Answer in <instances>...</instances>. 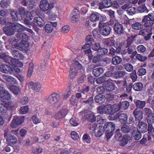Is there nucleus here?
Segmentation results:
<instances>
[{
    "label": "nucleus",
    "instance_id": "obj_1",
    "mask_svg": "<svg viewBox=\"0 0 154 154\" xmlns=\"http://www.w3.org/2000/svg\"><path fill=\"white\" fill-rule=\"evenodd\" d=\"M40 8L43 11H47L46 14L49 15H52V9L54 7V4L50 3L47 0H42L40 3Z\"/></svg>",
    "mask_w": 154,
    "mask_h": 154
},
{
    "label": "nucleus",
    "instance_id": "obj_2",
    "mask_svg": "<svg viewBox=\"0 0 154 154\" xmlns=\"http://www.w3.org/2000/svg\"><path fill=\"white\" fill-rule=\"evenodd\" d=\"M0 100L5 104L10 105V93L2 85H0Z\"/></svg>",
    "mask_w": 154,
    "mask_h": 154
},
{
    "label": "nucleus",
    "instance_id": "obj_3",
    "mask_svg": "<svg viewBox=\"0 0 154 154\" xmlns=\"http://www.w3.org/2000/svg\"><path fill=\"white\" fill-rule=\"evenodd\" d=\"M105 131L106 137L107 139L110 138L113 135L116 128L115 124L112 122L106 123L103 126Z\"/></svg>",
    "mask_w": 154,
    "mask_h": 154
},
{
    "label": "nucleus",
    "instance_id": "obj_4",
    "mask_svg": "<svg viewBox=\"0 0 154 154\" xmlns=\"http://www.w3.org/2000/svg\"><path fill=\"white\" fill-rule=\"evenodd\" d=\"M142 23L145 27H152L154 23V12L143 16Z\"/></svg>",
    "mask_w": 154,
    "mask_h": 154
},
{
    "label": "nucleus",
    "instance_id": "obj_5",
    "mask_svg": "<svg viewBox=\"0 0 154 154\" xmlns=\"http://www.w3.org/2000/svg\"><path fill=\"white\" fill-rule=\"evenodd\" d=\"M100 33L104 36H108L110 33L112 28L109 24L102 21H100L99 24Z\"/></svg>",
    "mask_w": 154,
    "mask_h": 154
},
{
    "label": "nucleus",
    "instance_id": "obj_6",
    "mask_svg": "<svg viewBox=\"0 0 154 154\" xmlns=\"http://www.w3.org/2000/svg\"><path fill=\"white\" fill-rule=\"evenodd\" d=\"M25 27L17 23L10 22V35L14 34L15 32H20L24 30Z\"/></svg>",
    "mask_w": 154,
    "mask_h": 154
},
{
    "label": "nucleus",
    "instance_id": "obj_7",
    "mask_svg": "<svg viewBox=\"0 0 154 154\" xmlns=\"http://www.w3.org/2000/svg\"><path fill=\"white\" fill-rule=\"evenodd\" d=\"M0 24L7 26L3 28L4 33L8 36H10V19L9 17H0Z\"/></svg>",
    "mask_w": 154,
    "mask_h": 154
},
{
    "label": "nucleus",
    "instance_id": "obj_8",
    "mask_svg": "<svg viewBox=\"0 0 154 154\" xmlns=\"http://www.w3.org/2000/svg\"><path fill=\"white\" fill-rule=\"evenodd\" d=\"M24 116H14L10 125L12 128H16L23 124L24 122Z\"/></svg>",
    "mask_w": 154,
    "mask_h": 154
},
{
    "label": "nucleus",
    "instance_id": "obj_9",
    "mask_svg": "<svg viewBox=\"0 0 154 154\" xmlns=\"http://www.w3.org/2000/svg\"><path fill=\"white\" fill-rule=\"evenodd\" d=\"M47 101L50 103L56 104L60 100V96L57 93H53L47 98Z\"/></svg>",
    "mask_w": 154,
    "mask_h": 154
},
{
    "label": "nucleus",
    "instance_id": "obj_10",
    "mask_svg": "<svg viewBox=\"0 0 154 154\" xmlns=\"http://www.w3.org/2000/svg\"><path fill=\"white\" fill-rule=\"evenodd\" d=\"M150 29H142L139 32V35L144 37L145 41H147L150 39L152 34V31L153 29L152 27H149Z\"/></svg>",
    "mask_w": 154,
    "mask_h": 154
},
{
    "label": "nucleus",
    "instance_id": "obj_11",
    "mask_svg": "<svg viewBox=\"0 0 154 154\" xmlns=\"http://www.w3.org/2000/svg\"><path fill=\"white\" fill-rule=\"evenodd\" d=\"M44 14L42 16L34 18L33 22L35 26L40 27H42L45 24V21L46 19Z\"/></svg>",
    "mask_w": 154,
    "mask_h": 154
},
{
    "label": "nucleus",
    "instance_id": "obj_12",
    "mask_svg": "<svg viewBox=\"0 0 154 154\" xmlns=\"http://www.w3.org/2000/svg\"><path fill=\"white\" fill-rule=\"evenodd\" d=\"M113 28L116 35H122L124 34V29L122 24L119 23H115L113 26Z\"/></svg>",
    "mask_w": 154,
    "mask_h": 154
},
{
    "label": "nucleus",
    "instance_id": "obj_13",
    "mask_svg": "<svg viewBox=\"0 0 154 154\" xmlns=\"http://www.w3.org/2000/svg\"><path fill=\"white\" fill-rule=\"evenodd\" d=\"M145 1L146 0H139L138 2L139 6L138 7L137 9L140 13H147L149 11L144 3Z\"/></svg>",
    "mask_w": 154,
    "mask_h": 154
},
{
    "label": "nucleus",
    "instance_id": "obj_14",
    "mask_svg": "<svg viewBox=\"0 0 154 154\" xmlns=\"http://www.w3.org/2000/svg\"><path fill=\"white\" fill-rule=\"evenodd\" d=\"M70 17L72 23H74L78 21L80 17V13L78 10L74 9L70 14Z\"/></svg>",
    "mask_w": 154,
    "mask_h": 154
},
{
    "label": "nucleus",
    "instance_id": "obj_15",
    "mask_svg": "<svg viewBox=\"0 0 154 154\" xmlns=\"http://www.w3.org/2000/svg\"><path fill=\"white\" fill-rule=\"evenodd\" d=\"M17 39L14 38L13 40V42H17L21 40V42H23L24 41H27L29 39L28 36L26 34L18 32L17 35Z\"/></svg>",
    "mask_w": 154,
    "mask_h": 154
},
{
    "label": "nucleus",
    "instance_id": "obj_16",
    "mask_svg": "<svg viewBox=\"0 0 154 154\" xmlns=\"http://www.w3.org/2000/svg\"><path fill=\"white\" fill-rule=\"evenodd\" d=\"M133 115L135 118V120L140 121L143 118V113L142 111L135 109L133 111Z\"/></svg>",
    "mask_w": 154,
    "mask_h": 154
},
{
    "label": "nucleus",
    "instance_id": "obj_17",
    "mask_svg": "<svg viewBox=\"0 0 154 154\" xmlns=\"http://www.w3.org/2000/svg\"><path fill=\"white\" fill-rule=\"evenodd\" d=\"M28 85L29 88L32 89L35 92H39L40 91L41 86L39 83L32 81L29 83Z\"/></svg>",
    "mask_w": 154,
    "mask_h": 154
},
{
    "label": "nucleus",
    "instance_id": "obj_18",
    "mask_svg": "<svg viewBox=\"0 0 154 154\" xmlns=\"http://www.w3.org/2000/svg\"><path fill=\"white\" fill-rule=\"evenodd\" d=\"M137 130L141 132L144 133L148 131L147 124L143 122H138V124L137 125Z\"/></svg>",
    "mask_w": 154,
    "mask_h": 154
},
{
    "label": "nucleus",
    "instance_id": "obj_19",
    "mask_svg": "<svg viewBox=\"0 0 154 154\" xmlns=\"http://www.w3.org/2000/svg\"><path fill=\"white\" fill-rule=\"evenodd\" d=\"M145 87L149 95L154 94V82L152 83L149 82H147L145 85Z\"/></svg>",
    "mask_w": 154,
    "mask_h": 154
},
{
    "label": "nucleus",
    "instance_id": "obj_20",
    "mask_svg": "<svg viewBox=\"0 0 154 154\" xmlns=\"http://www.w3.org/2000/svg\"><path fill=\"white\" fill-rule=\"evenodd\" d=\"M111 0H103L102 2L99 3L98 8L101 10L105 8H108L111 7Z\"/></svg>",
    "mask_w": 154,
    "mask_h": 154
},
{
    "label": "nucleus",
    "instance_id": "obj_21",
    "mask_svg": "<svg viewBox=\"0 0 154 154\" xmlns=\"http://www.w3.org/2000/svg\"><path fill=\"white\" fill-rule=\"evenodd\" d=\"M68 113L66 109H62L57 112L55 116V118L57 119H59L64 118Z\"/></svg>",
    "mask_w": 154,
    "mask_h": 154
},
{
    "label": "nucleus",
    "instance_id": "obj_22",
    "mask_svg": "<svg viewBox=\"0 0 154 154\" xmlns=\"http://www.w3.org/2000/svg\"><path fill=\"white\" fill-rule=\"evenodd\" d=\"M118 117V119H119L120 123L122 124L126 123L128 119V116L126 114L122 113H119Z\"/></svg>",
    "mask_w": 154,
    "mask_h": 154
},
{
    "label": "nucleus",
    "instance_id": "obj_23",
    "mask_svg": "<svg viewBox=\"0 0 154 154\" xmlns=\"http://www.w3.org/2000/svg\"><path fill=\"white\" fill-rule=\"evenodd\" d=\"M83 99V98H82L81 100L82 101V103L84 105H87L89 106L92 107L94 106V98L93 96H91L89 97L87 100H84L82 101Z\"/></svg>",
    "mask_w": 154,
    "mask_h": 154
},
{
    "label": "nucleus",
    "instance_id": "obj_24",
    "mask_svg": "<svg viewBox=\"0 0 154 154\" xmlns=\"http://www.w3.org/2000/svg\"><path fill=\"white\" fill-rule=\"evenodd\" d=\"M105 89L107 91H112L115 89V84L112 82L107 81L106 82L105 85Z\"/></svg>",
    "mask_w": 154,
    "mask_h": 154
},
{
    "label": "nucleus",
    "instance_id": "obj_25",
    "mask_svg": "<svg viewBox=\"0 0 154 154\" xmlns=\"http://www.w3.org/2000/svg\"><path fill=\"white\" fill-rule=\"evenodd\" d=\"M12 54L15 58L17 60H22L24 58V56L22 53L17 50L13 51Z\"/></svg>",
    "mask_w": 154,
    "mask_h": 154
},
{
    "label": "nucleus",
    "instance_id": "obj_26",
    "mask_svg": "<svg viewBox=\"0 0 154 154\" xmlns=\"http://www.w3.org/2000/svg\"><path fill=\"white\" fill-rule=\"evenodd\" d=\"M94 100L96 103L100 104H102L105 101V96L103 95H97L95 96Z\"/></svg>",
    "mask_w": 154,
    "mask_h": 154
},
{
    "label": "nucleus",
    "instance_id": "obj_27",
    "mask_svg": "<svg viewBox=\"0 0 154 154\" xmlns=\"http://www.w3.org/2000/svg\"><path fill=\"white\" fill-rule=\"evenodd\" d=\"M105 131L103 126L100 125L99 128L94 131L95 136L97 137H100L103 135Z\"/></svg>",
    "mask_w": 154,
    "mask_h": 154
},
{
    "label": "nucleus",
    "instance_id": "obj_28",
    "mask_svg": "<svg viewBox=\"0 0 154 154\" xmlns=\"http://www.w3.org/2000/svg\"><path fill=\"white\" fill-rule=\"evenodd\" d=\"M134 103L136 107V109H137L138 110L143 109L146 104V102L145 101L140 100H137L136 101H134Z\"/></svg>",
    "mask_w": 154,
    "mask_h": 154
},
{
    "label": "nucleus",
    "instance_id": "obj_29",
    "mask_svg": "<svg viewBox=\"0 0 154 154\" xmlns=\"http://www.w3.org/2000/svg\"><path fill=\"white\" fill-rule=\"evenodd\" d=\"M12 58L10 60V63H10V65H11L12 67H22L23 66V63L19 62L18 60H16L13 58H12L11 57H10V58Z\"/></svg>",
    "mask_w": 154,
    "mask_h": 154
},
{
    "label": "nucleus",
    "instance_id": "obj_30",
    "mask_svg": "<svg viewBox=\"0 0 154 154\" xmlns=\"http://www.w3.org/2000/svg\"><path fill=\"white\" fill-rule=\"evenodd\" d=\"M14 46L15 47H20L22 50L26 51L29 46V44L27 41H24L23 42H20V44H16V45H14Z\"/></svg>",
    "mask_w": 154,
    "mask_h": 154
},
{
    "label": "nucleus",
    "instance_id": "obj_31",
    "mask_svg": "<svg viewBox=\"0 0 154 154\" xmlns=\"http://www.w3.org/2000/svg\"><path fill=\"white\" fill-rule=\"evenodd\" d=\"M131 139V137L128 135H124L120 141V145L122 146H125Z\"/></svg>",
    "mask_w": 154,
    "mask_h": 154
},
{
    "label": "nucleus",
    "instance_id": "obj_32",
    "mask_svg": "<svg viewBox=\"0 0 154 154\" xmlns=\"http://www.w3.org/2000/svg\"><path fill=\"white\" fill-rule=\"evenodd\" d=\"M116 82L121 91H123L125 90V86L127 83V81L125 80L117 81H116Z\"/></svg>",
    "mask_w": 154,
    "mask_h": 154
},
{
    "label": "nucleus",
    "instance_id": "obj_33",
    "mask_svg": "<svg viewBox=\"0 0 154 154\" xmlns=\"http://www.w3.org/2000/svg\"><path fill=\"white\" fill-rule=\"evenodd\" d=\"M111 62L110 59L107 57H106L101 59L99 64L100 66H106L110 63Z\"/></svg>",
    "mask_w": 154,
    "mask_h": 154
},
{
    "label": "nucleus",
    "instance_id": "obj_34",
    "mask_svg": "<svg viewBox=\"0 0 154 154\" xmlns=\"http://www.w3.org/2000/svg\"><path fill=\"white\" fill-rule=\"evenodd\" d=\"M142 137L141 132L137 130H134L132 133V137L135 140H138Z\"/></svg>",
    "mask_w": 154,
    "mask_h": 154
},
{
    "label": "nucleus",
    "instance_id": "obj_35",
    "mask_svg": "<svg viewBox=\"0 0 154 154\" xmlns=\"http://www.w3.org/2000/svg\"><path fill=\"white\" fill-rule=\"evenodd\" d=\"M130 105V103L127 101H124L120 102L119 104V109L126 110L128 109Z\"/></svg>",
    "mask_w": 154,
    "mask_h": 154
},
{
    "label": "nucleus",
    "instance_id": "obj_36",
    "mask_svg": "<svg viewBox=\"0 0 154 154\" xmlns=\"http://www.w3.org/2000/svg\"><path fill=\"white\" fill-rule=\"evenodd\" d=\"M143 85L140 82H137L135 83L133 85V89L137 91H141L143 88Z\"/></svg>",
    "mask_w": 154,
    "mask_h": 154
},
{
    "label": "nucleus",
    "instance_id": "obj_37",
    "mask_svg": "<svg viewBox=\"0 0 154 154\" xmlns=\"http://www.w3.org/2000/svg\"><path fill=\"white\" fill-rule=\"evenodd\" d=\"M85 119L91 122H94L96 121L95 114L93 113H87L85 115Z\"/></svg>",
    "mask_w": 154,
    "mask_h": 154
},
{
    "label": "nucleus",
    "instance_id": "obj_38",
    "mask_svg": "<svg viewBox=\"0 0 154 154\" xmlns=\"http://www.w3.org/2000/svg\"><path fill=\"white\" fill-rule=\"evenodd\" d=\"M104 72V70L103 68L101 67H98L94 69L92 71L93 75L96 77H98Z\"/></svg>",
    "mask_w": 154,
    "mask_h": 154
},
{
    "label": "nucleus",
    "instance_id": "obj_39",
    "mask_svg": "<svg viewBox=\"0 0 154 154\" xmlns=\"http://www.w3.org/2000/svg\"><path fill=\"white\" fill-rule=\"evenodd\" d=\"M100 14L98 13L95 12L92 14L90 16V20L92 22H96L99 20Z\"/></svg>",
    "mask_w": 154,
    "mask_h": 154
},
{
    "label": "nucleus",
    "instance_id": "obj_40",
    "mask_svg": "<svg viewBox=\"0 0 154 154\" xmlns=\"http://www.w3.org/2000/svg\"><path fill=\"white\" fill-rule=\"evenodd\" d=\"M134 23L132 26V28L134 29L140 30L143 28V26H144V23L136 21Z\"/></svg>",
    "mask_w": 154,
    "mask_h": 154
},
{
    "label": "nucleus",
    "instance_id": "obj_41",
    "mask_svg": "<svg viewBox=\"0 0 154 154\" xmlns=\"http://www.w3.org/2000/svg\"><path fill=\"white\" fill-rule=\"evenodd\" d=\"M10 105H4L0 102V112L3 114L7 115V111L8 109V107Z\"/></svg>",
    "mask_w": 154,
    "mask_h": 154
},
{
    "label": "nucleus",
    "instance_id": "obj_42",
    "mask_svg": "<svg viewBox=\"0 0 154 154\" xmlns=\"http://www.w3.org/2000/svg\"><path fill=\"white\" fill-rule=\"evenodd\" d=\"M10 91H11L14 94L17 96L20 94V88L16 86L10 85Z\"/></svg>",
    "mask_w": 154,
    "mask_h": 154
},
{
    "label": "nucleus",
    "instance_id": "obj_43",
    "mask_svg": "<svg viewBox=\"0 0 154 154\" xmlns=\"http://www.w3.org/2000/svg\"><path fill=\"white\" fill-rule=\"evenodd\" d=\"M126 73L125 71H116L113 74V77L116 79H120L124 77Z\"/></svg>",
    "mask_w": 154,
    "mask_h": 154
},
{
    "label": "nucleus",
    "instance_id": "obj_44",
    "mask_svg": "<svg viewBox=\"0 0 154 154\" xmlns=\"http://www.w3.org/2000/svg\"><path fill=\"white\" fill-rule=\"evenodd\" d=\"M112 106L111 104H108L104 106V113L105 114H112L114 112Z\"/></svg>",
    "mask_w": 154,
    "mask_h": 154
},
{
    "label": "nucleus",
    "instance_id": "obj_45",
    "mask_svg": "<svg viewBox=\"0 0 154 154\" xmlns=\"http://www.w3.org/2000/svg\"><path fill=\"white\" fill-rule=\"evenodd\" d=\"M10 14L11 15L12 19L13 21H15L19 19L18 12L17 11L11 10L10 11Z\"/></svg>",
    "mask_w": 154,
    "mask_h": 154
},
{
    "label": "nucleus",
    "instance_id": "obj_46",
    "mask_svg": "<svg viewBox=\"0 0 154 154\" xmlns=\"http://www.w3.org/2000/svg\"><path fill=\"white\" fill-rule=\"evenodd\" d=\"M151 136L148 134H145L143 135L142 139L140 141V143L142 145L144 144L147 142V140H151Z\"/></svg>",
    "mask_w": 154,
    "mask_h": 154
},
{
    "label": "nucleus",
    "instance_id": "obj_47",
    "mask_svg": "<svg viewBox=\"0 0 154 154\" xmlns=\"http://www.w3.org/2000/svg\"><path fill=\"white\" fill-rule=\"evenodd\" d=\"M146 119L148 125H154V113L146 117Z\"/></svg>",
    "mask_w": 154,
    "mask_h": 154
},
{
    "label": "nucleus",
    "instance_id": "obj_48",
    "mask_svg": "<svg viewBox=\"0 0 154 154\" xmlns=\"http://www.w3.org/2000/svg\"><path fill=\"white\" fill-rule=\"evenodd\" d=\"M122 61V59L120 57L116 56L112 58V63L113 65H116L120 64Z\"/></svg>",
    "mask_w": 154,
    "mask_h": 154
},
{
    "label": "nucleus",
    "instance_id": "obj_49",
    "mask_svg": "<svg viewBox=\"0 0 154 154\" xmlns=\"http://www.w3.org/2000/svg\"><path fill=\"white\" fill-rule=\"evenodd\" d=\"M95 38L98 39L100 38L101 37V34L100 33L99 29L96 28L94 29L92 32Z\"/></svg>",
    "mask_w": 154,
    "mask_h": 154
},
{
    "label": "nucleus",
    "instance_id": "obj_50",
    "mask_svg": "<svg viewBox=\"0 0 154 154\" xmlns=\"http://www.w3.org/2000/svg\"><path fill=\"white\" fill-rule=\"evenodd\" d=\"M8 67H10V66L5 64H2L1 65L0 70L3 73H7L10 72V69Z\"/></svg>",
    "mask_w": 154,
    "mask_h": 154
},
{
    "label": "nucleus",
    "instance_id": "obj_51",
    "mask_svg": "<svg viewBox=\"0 0 154 154\" xmlns=\"http://www.w3.org/2000/svg\"><path fill=\"white\" fill-rule=\"evenodd\" d=\"M84 52L85 54L87 55L88 56V59L89 60L91 61L92 59L93 55L92 54V51L91 49L89 48L88 49L85 50H84Z\"/></svg>",
    "mask_w": 154,
    "mask_h": 154
},
{
    "label": "nucleus",
    "instance_id": "obj_52",
    "mask_svg": "<svg viewBox=\"0 0 154 154\" xmlns=\"http://www.w3.org/2000/svg\"><path fill=\"white\" fill-rule=\"evenodd\" d=\"M0 57L3 60L4 62L10 64V57L7 55L5 53H0Z\"/></svg>",
    "mask_w": 154,
    "mask_h": 154
},
{
    "label": "nucleus",
    "instance_id": "obj_53",
    "mask_svg": "<svg viewBox=\"0 0 154 154\" xmlns=\"http://www.w3.org/2000/svg\"><path fill=\"white\" fill-rule=\"evenodd\" d=\"M143 110L144 115L146 117L154 113L151 109L147 107L144 108Z\"/></svg>",
    "mask_w": 154,
    "mask_h": 154
},
{
    "label": "nucleus",
    "instance_id": "obj_54",
    "mask_svg": "<svg viewBox=\"0 0 154 154\" xmlns=\"http://www.w3.org/2000/svg\"><path fill=\"white\" fill-rule=\"evenodd\" d=\"M115 42V41L114 39H109L104 43V45L105 47L111 48L113 46Z\"/></svg>",
    "mask_w": 154,
    "mask_h": 154
},
{
    "label": "nucleus",
    "instance_id": "obj_55",
    "mask_svg": "<svg viewBox=\"0 0 154 154\" xmlns=\"http://www.w3.org/2000/svg\"><path fill=\"white\" fill-rule=\"evenodd\" d=\"M82 138V140L84 143H89L91 142V138L88 134H84Z\"/></svg>",
    "mask_w": 154,
    "mask_h": 154
},
{
    "label": "nucleus",
    "instance_id": "obj_56",
    "mask_svg": "<svg viewBox=\"0 0 154 154\" xmlns=\"http://www.w3.org/2000/svg\"><path fill=\"white\" fill-rule=\"evenodd\" d=\"M113 46L115 48L116 51L120 53L121 48L122 47V44L121 43L115 42H114V44Z\"/></svg>",
    "mask_w": 154,
    "mask_h": 154
},
{
    "label": "nucleus",
    "instance_id": "obj_57",
    "mask_svg": "<svg viewBox=\"0 0 154 154\" xmlns=\"http://www.w3.org/2000/svg\"><path fill=\"white\" fill-rule=\"evenodd\" d=\"M128 48L127 50L128 53L130 54H133L134 53V50L136 47V45H132L131 46H127Z\"/></svg>",
    "mask_w": 154,
    "mask_h": 154
},
{
    "label": "nucleus",
    "instance_id": "obj_58",
    "mask_svg": "<svg viewBox=\"0 0 154 154\" xmlns=\"http://www.w3.org/2000/svg\"><path fill=\"white\" fill-rule=\"evenodd\" d=\"M44 29L46 33H50L52 31L53 28L51 24H47L45 25Z\"/></svg>",
    "mask_w": 154,
    "mask_h": 154
},
{
    "label": "nucleus",
    "instance_id": "obj_59",
    "mask_svg": "<svg viewBox=\"0 0 154 154\" xmlns=\"http://www.w3.org/2000/svg\"><path fill=\"white\" fill-rule=\"evenodd\" d=\"M125 69L129 72L132 71L133 70V66L132 65L129 63L125 64L124 65Z\"/></svg>",
    "mask_w": 154,
    "mask_h": 154
},
{
    "label": "nucleus",
    "instance_id": "obj_60",
    "mask_svg": "<svg viewBox=\"0 0 154 154\" xmlns=\"http://www.w3.org/2000/svg\"><path fill=\"white\" fill-rule=\"evenodd\" d=\"M29 109L28 106H22L20 109V112L22 114H26L29 111Z\"/></svg>",
    "mask_w": 154,
    "mask_h": 154
},
{
    "label": "nucleus",
    "instance_id": "obj_61",
    "mask_svg": "<svg viewBox=\"0 0 154 154\" xmlns=\"http://www.w3.org/2000/svg\"><path fill=\"white\" fill-rule=\"evenodd\" d=\"M1 6L3 8H7L10 5L9 0L2 1L0 3Z\"/></svg>",
    "mask_w": 154,
    "mask_h": 154
},
{
    "label": "nucleus",
    "instance_id": "obj_62",
    "mask_svg": "<svg viewBox=\"0 0 154 154\" xmlns=\"http://www.w3.org/2000/svg\"><path fill=\"white\" fill-rule=\"evenodd\" d=\"M121 128V131L124 133H128L130 131V128L125 124H124Z\"/></svg>",
    "mask_w": 154,
    "mask_h": 154
},
{
    "label": "nucleus",
    "instance_id": "obj_63",
    "mask_svg": "<svg viewBox=\"0 0 154 154\" xmlns=\"http://www.w3.org/2000/svg\"><path fill=\"white\" fill-rule=\"evenodd\" d=\"M108 52L107 49L105 48H100L98 51V54L99 55H102L106 54Z\"/></svg>",
    "mask_w": 154,
    "mask_h": 154
},
{
    "label": "nucleus",
    "instance_id": "obj_64",
    "mask_svg": "<svg viewBox=\"0 0 154 154\" xmlns=\"http://www.w3.org/2000/svg\"><path fill=\"white\" fill-rule=\"evenodd\" d=\"M148 131L149 134H148L154 137V128H153L152 125H148Z\"/></svg>",
    "mask_w": 154,
    "mask_h": 154
}]
</instances>
